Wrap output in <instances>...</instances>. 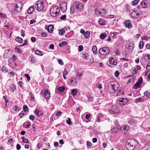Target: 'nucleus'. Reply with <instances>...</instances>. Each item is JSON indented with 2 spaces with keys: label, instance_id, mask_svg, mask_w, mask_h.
Listing matches in <instances>:
<instances>
[{
  "label": "nucleus",
  "instance_id": "55",
  "mask_svg": "<svg viewBox=\"0 0 150 150\" xmlns=\"http://www.w3.org/2000/svg\"><path fill=\"white\" fill-rule=\"evenodd\" d=\"M58 62L61 65H63L64 64V63L63 61L60 59H59L58 60Z\"/></svg>",
  "mask_w": 150,
  "mask_h": 150
},
{
  "label": "nucleus",
  "instance_id": "35",
  "mask_svg": "<svg viewBox=\"0 0 150 150\" xmlns=\"http://www.w3.org/2000/svg\"><path fill=\"white\" fill-rule=\"evenodd\" d=\"M118 33L117 32H114L110 33V36L112 38H114L116 37V35Z\"/></svg>",
  "mask_w": 150,
  "mask_h": 150
},
{
  "label": "nucleus",
  "instance_id": "26",
  "mask_svg": "<svg viewBox=\"0 0 150 150\" xmlns=\"http://www.w3.org/2000/svg\"><path fill=\"white\" fill-rule=\"evenodd\" d=\"M104 55H105V52L106 54H107V53H108L109 52V49L108 47H104Z\"/></svg>",
  "mask_w": 150,
  "mask_h": 150
},
{
  "label": "nucleus",
  "instance_id": "28",
  "mask_svg": "<svg viewBox=\"0 0 150 150\" xmlns=\"http://www.w3.org/2000/svg\"><path fill=\"white\" fill-rule=\"evenodd\" d=\"M92 51L95 54H97V47L96 46H94L92 47Z\"/></svg>",
  "mask_w": 150,
  "mask_h": 150
},
{
  "label": "nucleus",
  "instance_id": "34",
  "mask_svg": "<svg viewBox=\"0 0 150 150\" xmlns=\"http://www.w3.org/2000/svg\"><path fill=\"white\" fill-rule=\"evenodd\" d=\"M15 51L18 53H21L22 52L21 49L18 47H16L15 48Z\"/></svg>",
  "mask_w": 150,
  "mask_h": 150
},
{
  "label": "nucleus",
  "instance_id": "2",
  "mask_svg": "<svg viewBox=\"0 0 150 150\" xmlns=\"http://www.w3.org/2000/svg\"><path fill=\"white\" fill-rule=\"evenodd\" d=\"M137 145V142L134 139L128 140L126 143V147L129 150H133Z\"/></svg>",
  "mask_w": 150,
  "mask_h": 150
},
{
  "label": "nucleus",
  "instance_id": "22",
  "mask_svg": "<svg viewBox=\"0 0 150 150\" xmlns=\"http://www.w3.org/2000/svg\"><path fill=\"white\" fill-rule=\"evenodd\" d=\"M139 15V14L136 13L135 11H133L131 13V16L132 17H135Z\"/></svg>",
  "mask_w": 150,
  "mask_h": 150
},
{
  "label": "nucleus",
  "instance_id": "48",
  "mask_svg": "<svg viewBox=\"0 0 150 150\" xmlns=\"http://www.w3.org/2000/svg\"><path fill=\"white\" fill-rule=\"evenodd\" d=\"M0 16L1 17V18H6V15L0 13Z\"/></svg>",
  "mask_w": 150,
  "mask_h": 150
},
{
  "label": "nucleus",
  "instance_id": "25",
  "mask_svg": "<svg viewBox=\"0 0 150 150\" xmlns=\"http://www.w3.org/2000/svg\"><path fill=\"white\" fill-rule=\"evenodd\" d=\"M15 40L20 43H22L23 41L22 38L18 37L16 38Z\"/></svg>",
  "mask_w": 150,
  "mask_h": 150
},
{
  "label": "nucleus",
  "instance_id": "56",
  "mask_svg": "<svg viewBox=\"0 0 150 150\" xmlns=\"http://www.w3.org/2000/svg\"><path fill=\"white\" fill-rule=\"evenodd\" d=\"M62 112L60 111H58L57 112L56 114V116H59L60 115L62 114Z\"/></svg>",
  "mask_w": 150,
  "mask_h": 150
},
{
  "label": "nucleus",
  "instance_id": "37",
  "mask_svg": "<svg viewBox=\"0 0 150 150\" xmlns=\"http://www.w3.org/2000/svg\"><path fill=\"white\" fill-rule=\"evenodd\" d=\"M67 44V43L66 42H63L59 44V46L60 47H62L63 46L66 45Z\"/></svg>",
  "mask_w": 150,
  "mask_h": 150
},
{
  "label": "nucleus",
  "instance_id": "54",
  "mask_svg": "<svg viewBox=\"0 0 150 150\" xmlns=\"http://www.w3.org/2000/svg\"><path fill=\"white\" fill-rule=\"evenodd\" d=\"M12 59L13 60H15L17 59V57L14 54L12 56Z\"/></svg>",
  "mask_w": 150,
  "mask_h": 150
},
{
  "label": "nucleus",
  "instance_id": "60",
  "mask_svg": "<svg viewBox=\"0 0 150 150\" xmlns=\"http://www.w3.org/2000/svg\"><path fill=\"white\" fill-rule=\"evenodd\" d=\"M119 73L118 71H117L115 72V76L116 77H117L119 75Z\"/></svg>",
  "mask_w": 150,
  "mask_h": 150
},
{
  "label": "nucleus",
  "instance_id": "33",
  "mask_svg": "<svg viewBox=\"0 0 150 150\" xmlns=\"http://www.w3.org/2000/svg\"><path fill=\"white\" fill-rule=\"evenodd\" d=\"M71 119L70 118H68L66 120V122L67 124L70 125L71 124Z\"/></svg>",
  "mask_w": 150,
  "mask_h": 150
},
{
  "label": "nucleus",
  "instance_id": "43",
  "mask_svg": "<svg viewBox=\"0 0 150 150\" xmlns=\"http://www.w3.org/2000/svg\"><path fill=\"white\" fill-rule=\"evenodd\" d=\"M139 0H134L132 2V4L133 5H137L138 3Z\"/></svg>",
  "mask_w": 150,
  "mask_h": 150
},
{
  "label": "nucleus",
  "instance_id": "32",
  "mask_svg": "<svg viewBox=\"0 0 150 150\" xmlns=\"http://www.w3.org/2000/svg\"><path fill=\"white\" fill-rule=\"evenodd\" d=\"M65 30L64 29H61L59 32V33L60 35H63L65 33Z\"/></svg>",
  "mask_w": 150,
  "mask_h": 150
},
{
  "label": "nucleus",
  "instance_id": "31",
  "mask_svg": "<svg viewBox=\"0 0 150 150\" xmlns=\"http://www.w3.org/2000/svg\"><path fill=\"white\" fill-rule=\"evenodd\" d=\"M1 70L2 71L4 72H6L8 71L7 68H6V66L4 65L3 66L1 69Z\"/></svg>",
  "mask_w": 150,
  "mask_h": 150
},
{
  "label": "nucleus",
  "instance_id": "44",
  "mask_svg": "<svg viewBox=\"0 0 150 150\" xmlns=\"http://www.w3.org/2000/svg\"><path fill=\"white\" fill-rule=\"evenodd\" d=\"M35 114L37 115V116L38 117H39L41 115H42L41 113H40V114H39V111L38 110H36L35 111Z\"/></svg>",
  "mask_w": 150,
  "mask_h": 150
},
{
  "label": "nucleus",
  "instance_id": "59",
  "mask_svg": "<svg viewBox=\"0 0 150 150\" xmlns=\"http://www.w3.org/2000/svg\"><path fill=\"white\" fill-rule=\"evenodd\" d=\"M25 76L27 78V80L28 81H29L30 80V76H29V75L28 74H25Z\"/></svg>",
  "mask_w": 150,
  "mask_h": 150
},
{
  "label": "nucleus",
  "instance_id": "13",
  "mask_svg": "<svg viewBox=\"0 0 150 150\" xmlns=\"http://www.w3.org/2000/svg\"><path fill=\"white\" fill-rule=\"evenodd\" d=\"M44 97L46 99H49L50 98V93L49 90H46L44 92Z\"/></svg>",
  "mask_w": 150,
  "mask_h": 150
},
{
  "label": "nucleus",
  "instance_id": "18",
  "mask_svg": "<svg viewBox=\"0 0 150 150\" xmlns=\"http://www.w3.org/2000/svg\"><path fill=\"white\" fill-rule=\"evenodd\" d=\"M47 30L49 32L52 33L53 31L54 27L52 25H50L48 27H47Z\"/></svg>",
  "mask_w": 150,
  "mask_h": 150
},
{
  "label": "nucleus",
  "instance_id": "39",
  "mask_svg": "<svg viewBox=\"0 0 150 150\" xmlns=\"http://www.w3.org/2000/svg\"><path fill=\"white\" fill-rule=\"evenodd\" d=\"M23 109L25 112L28 111V108L27 106L26 105H23Z\"/></svg>",
  "mask_w": 150,
  "mask_h": 150
},
{
  "label": "nucleus",
  "instance_id": "30",
  "mask_svg": "<svg viewBox=\"0 0 150 150\" xmlns=\"http://www.w3.org/2000/svg\"><path fill=\"white\" fill-rule=\"evenodd\" d=\"M90 35V33L89 32L86 31V33H84V35L85 37L86 38H88Z\"/></svg>",
  "mask_w": 150,
  "mask_h": 150
},
{
  "label": "nucleus",
  "instance_id": "15",
  "mask_svg": "<svg viewBox=\"0 0 150 150\" xmlns=\"http://www.w3.org/2000/svg\"><path fill=\"white\" fill-rule=\"evenodd\" d=\"M70 83L72 85L75 86L77 82V79L75 77H72L70 79Z\"/></svg>",
  "mask_w": 150,
  "mask_h": 150
},
{
  "label": "nucleus",
  "instance_id": "21",
  "mask_svg": "<svg viewBox=\"0 0 150 150\" xmlns=\"http://www.w3.org/2000/svg\"><path fill=\"white\" fill-rule=\"evenodd\" d=\"M35 53L36 54L41 56H42L44 54V53L42 52L39 50H37L35 51Z\"/></svg>",
  "mask_w": 150,
  "mask_h": 150
},
{
  "label": "nucleus",
  "instance_id": "53",
  "mask_svg": "<svg viewBox=\"0 0 150 150\" xmlns=\"http://www.w3.org/2000/svg\"><path fill=\"white\" fill-rule=\"evenodd\" d=\"M99 24L101 25H103V20L102 19H100L99 21L98 22Z\"/></svg>",
  "mask_w": 150,
  "mask_h": 150
},
{
  "label": "nucleus",
  "instance_id": "62",
  "mask_svg": "<svg viewBox=\"0 0 150 150\" xmlns=\"http://www.w3.org/2000/svg\"><path fill=\"white\" fill-rule=\"evenodd\" d=\"M114 16L113 15H109L107 16V18H113L114 17Z\"/></svg>",
  "mask_w": 150,
  "mask_h": 150
},
{
  "label": "nucleus",
  "instance_id": "63",
  "mask_svg": "<svg viewBox=\"0 0 150 150\" xmlns=\"http://www.w3.org/2000/svg\"><path fill=\"white\" fill-rule=\"evenodd\" d=\"M68 74V73L67 71L66 70H64L63 72V76L67 75Z\"/></svg>",
  "mask_w": 150,
  "mask_h": 150
},
{
  "label": "nucleus",
  "instance_id": "49",
  "mask_svg": "<svg viewBox=\"0 0 150 150\" xmlns=\"http://www.w3.org/2000/svg\"><path fill=\"white\" fill-rule=\"evenodd\" d=\"M27 45H28V44H27V40H24V42L23 43V44L21 45V46L22 47L23 46Z\"/></svg>",
  "mask_w": 150,
  "mask_h": 150
},
{
  "label": "nucleus",
  "instance_id": "24",
  "mask_svg": "<svg viewBox=\"0 0 150 150\" xmlns=\"http://www.w3.org/2000/svg\"><path fill=\"white\" fill-rule=\"evenodd\" d=\"M30 125V123L28 122H25L23 124V127L26 128H28Z\"/></svg>",
  "mask_w": 150,
  "mask_h": 150
},
{
  "label": "nucleus",
  "instance_id": "11",
  "mask_svg": "<svg viewBox=\"0 0 150 150\" xmlns=\"http://www.w3.org/2000/svg\"><path fill=\"white\" fill-rule=\"evenodd\" d=\"M128 102V100L124 98H120L119 101V103L121 105H124L127 103Z\"/></svg>",
  "mask_w": 150,
  "mask_h": 150
},
{
  "label": "nucleus",
  "instance_id": "40",
  "mask_svg": "<svg viewBox=\"0 0 150 150\" xmlns=\"http://www.w3.org/2000/svg\"><path fill=\"white\" fill-rule=\"evenodd\" d=\"M143 42L142 41H140L139 43V47L140 49H142L144 46Z\"/></svg>",
  "mask_w": 150,
  "mask_h": 150
},
{
  "label": "nucleus",
  "instance_id": "9",
  "mask_svg": "<svg viewBox=\"0 0 150 150\" xmlns=\"http://www.w3.org/2000/svg\"><path fill=\"white\" fill-rule=\"evenodd\" d=\"M129 129V127L128 125H124L121 128V130L124 134L127 133Z\"/></svg>",
  "mask_w": 150,
  "mask_h": 150
},
{
  "label": "nucleus",
  "instance_id": "50",
  "mask_svg": "<svg viewBox=\"0 0 150 150\" xmlns=\"http://www.w3.org/2000/svg\"><path fill=\"white\" fill-rule=\"evenodd\" d=\"M13 109L15 110V111L17 112L18 111L20 110V108L18 106H15L13 108Z\"/></svg>",
  "mask_w": 150,
  "mask_h": 150
},
{
  "label": "nucleus",
  "instance_id": "47",
  "mask_svg": "<svg viewBox=\"0 0 150 150\" xmlns=\"http://www.w3.org/2000/svg\"><path fill=\"white\" fill-rule=\"evenodd\" d=\"M30 61L31 63H34L35 62V59L34 57H31Z\"/></svg>",
  "mask_w": 150,
  "mask_h": 150
},
{
  "label": "nucleus",
  "instance_id": "6",
  "mask_svg": "<svg viewBox=\"0 0 150 150\" xmlns=\"http://www.w3.org/2000/svg\"><path fill=\"white\" fill-rule=\"evenodd\" d=\"M43 2L38 1L37 2L35 7L39 11H41L43 8Z\"/></svg>",
  "mask_w": 150,
  "mask_h": 150
},
{
  "label": "nucleus",
  "instance_id": "3",
  "mask_svg": "<svg viewBox=\"0 0 150 150\" xmlns=\"http://www.w3.org/2000/svg\"><path fill=\"white\" fill-rule=\"evenodd\" d=\"M14 8L12 10V13L14 14H16L19 13L21 11L22 6L21 3H18L15 5Z\"/></svg>",
  "mask_w": 150,
  "mask_h": 150
},
{
  "label": "nucleus",
  "instance_id": "45",
  "mask_svg": "<svg viewBox=\"0 0 150 150\" xmlns=\"http://www.w3.org/2000/svg\"><path fill=\"white\" fill-rule=\"evenodd\" d=\"M141 5L143 8H145L147 6V4L144 2L141 3Z\"/></svg>",
  "mask_w": 150,
  "mask_h": 150
},
{
  "label": "nucleus",
  "instance_id": "46",
  "mask_svg": "<svg viewBox=\"0 0 150 150\" xmlns=\"http://www.w3.org/2000/svg\"><path fill=\"white\" fill-rule=\"evenodd\" d=\"M88 101L90 102H91L93 100V98L90 96H89L88 97Z\"/></svg>",
  "mask_w": 150,
  "mask_h": 150
},
{
  "label": "nucleus",
  "instance_id": "23",
  "mask_svg": "<svg viewBox=\"0 0 150 150\" xmlns=\"http://www.w3.org/2000/svg\"><path fill=\"white\" fill-rule=\"evenodd\" d=\"M128 123L129 124L133 126L135 124V121L134 119H130L129 120Z\"/></svg>",
  "mask_w": 150,
  "mask_h": 150
},
{
  "label": "nucleus",
  "instance_id": "41",
  "mask_svg": "<svg viewBox=\"0 0 150 150\" xmlns=\"http://www.w3.org/2000/svg\"><path fill=\"white\" fill-rule=\"evenodd\" d=\"M143 101V100L142 98L140 97L135 99V102H142Z\"/></svg>",
  "mask_w": 150,
  "mask_h": 150
},
{
  "label": "nucleus",
  "instance_id": "16",
  "mask_svg": "<svg viewBox=\"0 0 150 150\" xmlns=\"http://www.w3.org/2000/svg\"><path fill=\"white\" fill-rule=\"evenodd\" d=\"M125 24L126 26L128 28H130L132 27L130 21H125Z\"/></svg>",
  "mask_w": 150,
  "mask_h": 150
},
{
  "label": "nucleus",
  "instance_id": "61",
  "mask_svg": "<svg viewBox=\"0 0 150 150\" xmlns=\"http://www.w3.org/2000/svg\"><path fill=\"white\" fill-rule=\"evenodd\" d=\"M79 51H80V52L81 51L83 50V47L82 45H80L79 46Z\"/></svg>",
  "mask_w": 150,
  "mask_h": 150
},
{
  "label": "nucleus",
  "instance_id": "27",
  "mask_svg": "<svg viewBox=\"0 0 150 150\" xmlns=\"http://www.w3.org/2000/svg\"><path fill=\"white\" fill-rule=\"evenodd\" d=\"M22 138L23 139L22 142L23 143H28L29 141L28 139L24 137H22Z\"/></svg>",
  "mask_w": 150,
  "mask_h": 150
},
{
  "label": "nucleus",
  "instance_id": "5",
  "mask_svg": "<svg viewBox=\"0 0 150 150\" xmlns=\"http://www.w3.org/2000/svg\"><path fill=\"white\" fill-rule=\"evenodd\" d=\"M111 114H117L120 112V110L118 107L116 105H113L109 110Z\"/></svg>",
  "mask_w": 150,
  "mask_h": 150
},
{
  "label": "nucleus",
  "instance_id": "4",
  "mask_svg": "<svg viewBox=\"0 0 150 150\" xmlns=\"http://www.w3.org/2000/svg\"><path fill=\"white\" fill-rule=\"evenodd\" d=\"M60 10L58 7L55 6L52 8L50 10V14L53 17L57 16L59 13Z\"/></svg>",
  "mask_w": 150,
  "mask_h": 150
},
{
  "label": "nucleus",
  "instance_id": "57",
  "mask_svg": "<svg viewBox=\"0 0 150 150\" xmlns=\"http://www.w3.org/2000/svg\"><path fill=\"white\" fill-rule=\"evenodd\" d=\"M35 117L33 115H30L29 117V119L30 120H33L35 119Z\"/></svg>",
  "mask_w": 150,
  "mask_h": 150
},
{
  "label": "nucleus",
  "instance_id": "38",
  "mask_svg": "<svg viewBox=\"0 0 150 150\" xmlns=\"http://www.w3.org/2000/svg\"><path fill=\"white\" fill-rule=\"evenodd\" d=\"M135 79V77H133L131 78H130L127 81L128 83H130L134 81Z\"/></svg>",
  "mask_w": 150,
  "mask_h": 150
},
{
  "label": "nucleus",
  "instance_id": "52",
  "mask_svg": "<svg viewBox=\"0 0 150 150\" xmlns=\"http://www.w3.org/2000/svg\"><path fill=\"white\" fill-rule=\"evenodd\" d=\"M101 10H98V11H97V10L96 9V15L100 14H101Z\"/></svg>",
  "mask_w": 150,
  "mask_h": 150
},
{
  "label": "nucleus",
  "instance_id": "20",
  "mask_svg": "<svg viewBox=\"0 0 150 150\" xmlns=\"http://www.w3.org/2000/svg\"><path fill=\"white\" fill-rule=\"evenodd\" d=\"M34 9V7L33 6H31L28 9V13L29 14H32L33 12V11Z\"/></svg>",
  "mask_w": 150,
  "mask_h": 150
},
{
  "label": "nucleus",
  "instance_id": "64",
  "mask_svg": "<svg viewBox=\"0 0 150 150\" xmlns=\"http://www.w3.org/2000/svg\"><path fill=\"white\" fill-rule=\"evenodd\" d=\"M16 148L17 150H19L21 148V146L19 144H18L16 145Z\"/></svg>",
  "mask_w": 150,
  "mask_h": 150
},
{
  "label": "nucleus",
  "instance_id": "51",
  "mask_svg": "<svg viewBox=\"0 0 150 150\" xmlns=\"http://www.w3.org/2000/svg\"><path fill=\"white\" fill-rule=\"evenodd\" d=\"M75 10L74 7H71V13L73 14Z\"/></svg>",
  "mask_w": 150,
  "mask_h": 150
},
{
  "label": "nucleus",
  "instance_id": "10",
  "mask_svg": "<svg viewBox=\"0 0 150 150\" xmlns=\"http://www.w3.org/2000/svg\"><path fill=\"white\" fill-rule=\"evenodd\" d=\"M60 8L62 11H65L67 9V3L64 2H61L60 4Z\"/></svg>",
  "mask_w": 150,
  "mask_h": 150
},
{
  "label": "nucleus",
  "instance_id": "42",
  "mask_svg": "<svg viewBox=\"0 0 150 150\" xmlns=\"http://www.w3.org/2000/svg\"><path fill=\"white\" fill-rule=\"evenodd\" d=\"M144 95L148 97L150 95V92H149L147 91H145L144 93Z\"/></svg>",
  "mask_w": 150,
  "mask_h": 150
},
{
  "label": "nucleus",
  "instance_id": "19",
  "mask_svg": "<svg viewBox=\"0 0 150 150\" xmlns=\"http://www.w3.org/2000/svg\"><path fill=\"white\" fill-rule=\"evenodd\" d=\"M16 89V86L14 84L11 85L9 87V91L12 92H14Z\"/></svg>",
  "mask_w": 150,
  "mask_h": 150
},
{
  "label": "nucleus",
  "instance_id": "17",
  "mask_svg": "<svg viewBox=\"0 0 150 150\" xmlns=\"http://www.w3.org/2000/svg\"><path fill=\"white\" fill-rule=\"evenodd\" d=\"M123 38L121 36H119L118 39H117L116 42L119 44H122L123 41Z\"/></svg>",
  "mask_w": 150,
  "mask_h": 150
},
{
  "label": "nucleus",
  "instance_id": "29",
  "mask_svg": "<svg viewBox=\"0 0 150 150\" xmlns=\"http://www.w3.org/2000/svg\"><path fill=\"white\" fill-rule=\"evenodd\" d=\"M65 89V87L63 86H62V87H60L58 88V91L61 92H63L64 91V90Z\"/></svg>",
  "mask_w": 150,
  "mask_h": 150
},
{
  "label": "nucleus",
  "instance_id": "8",
  "mask_svg": "<svg viewBox=\"0 0 150 150\" xmlns=\"http://www.w3.org/2000/svg\"><path fill=\"white\" fill-rule=\"evenodd\" d=\"M109 64L108 63L107 64L109 66L112 67L110 64L116 65L117 64V62L113 58L111 57L109 60Z\"/></svg>",
  "mask_w": 150,
  "mask_h": 150
},
{
  "label": "nucleus",
  "instance_id": "12",
  "mask_svg": "<svg viewBox=\"0 0 150 150\" xmlns=\"http://www.w3.org/2000/svg\"><path fill=\"white\" fill-rule=\"evenodd\" d=\"M76 7L78 11H80L83 8L82 4L79 2H77L76 4Z\"/></svg>",
  "mask_w": 150,
  "mask_h": 150
},
{
  "label": "nucleus",
  "instance_id": "1",
  "mask_svg": "<svg viewBox=\"0 0 150 150\" xmlns=\"http://www.w3.org/2000/svg\"><path fill=\"white\" fill-rule=\"evenodd\" d=\"M119 87L118 83L116 81H113L108 84V90L110 93H113L117 90Z\"/></svg>",
  "mask_w": 150,
  "mask_h": 150
},
{
  "label": "nucleus",
  "instance_id": "14",
  "mask_svg": "<svg viewBox=\"0 0 150 150\" xmlns=\"http://www.w3.org/2000/svg\"><path fill=\"white\" fill-rule=\"evenodd\" d=\"M120 129V127L119 125L115 126L112 129V131L114 132H117Z\"/></svg>",
  "mask_w": 150,
  "mask_h": 150
},
{
  "label": "nucleus",
  "instance_id": "58",
  "mask_svg": "<svg viewBox=\"0 0 150 150\" xmlns=\"http://www.w3.org/2000/svg\"><path fill=\"white\" fill-rule=\"evenodd\" d=\"M13 139L12 138H10L8 140V142H7V144H10L11 142L13 141Z\"/></svg>",
  "mask_w": 150,
  "mask_h": 150
},
{
  "label": "nucleus",
  "instance_id": "36",
  "mask_svg": "<svg viewBox=\"0 0 150 150\" xmlns=\"http://www.w3.org/2000/svg\"><path fill=\"white\" fill-rule=\"evenodd\" d=\"M71 93L73 95L75 96L77 94V91L76 89H73L72 90Z\"/></svg>",
  "mask_w": 150,
  "mask_h": 150
},
{
  "label": "nucleus",
  "instance_id": "7",
  "mask_svg": "<svg viewBox=\"0 0 150 150\" xmlns=\"http://www.w3.org/2000/svg\"><path fill=\"white\" fill-rule=\"evenodd\" d=\"M143 81V79L142 77H140L138 81L137 82L134 86L133 88L135 89H137V88H139L141 86Z\"/></svg>",
  "mask_w": 150,
  "mask_h": 150
}]
</instances>
